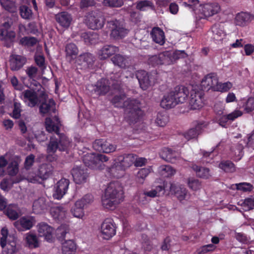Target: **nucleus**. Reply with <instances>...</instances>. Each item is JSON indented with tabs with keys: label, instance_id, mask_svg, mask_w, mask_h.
I'll use <instances>...</instances> for the list:
<instances>
[{
	"label": "nucleus",
	"instance_id": "14",
	"mask_svg": "<svg viewBox=\"0 0 254 254\" xmlns=\"http://www.w3.org/2000/svg\"><path fill=\"white\" fill-rule=\"evenodd\" d=\"M69 181L65 178H62L56 185L55 192L53 197L55 199H60L66 193L69 185Z\"/></svg>",
	"mask_w": 254,
	"mask_h": 254
},
{
	"label": "nucleus",
	"instance_id": "13",
	"mask_svg": "<svg viewBox=\"0 0 254 254\" xmlns=\"http://www.w3.org/2000/svg\"><path fill=\"white\" fill-rule=\"evenodd\" d=\"M110 82L108 79L102 78L92 86V92L99 96L105 95L110 89Z\"/></svg>",
	"mask_w": 254,
	"mask_h": 254
},
{
	"label": "nucleus",
	"instance_id": "32",
	"mask_svg": "<svg viewBox=\"0 0 254 254\" xmlns=\"http://www.w3.org/2000/svg\"><path fill=\"white\" fill-rule=\"evenodd\" d=\"M15 226L22 231L30 230L33 226L31 218L22 217L14 223Z\"/></svg>",
	"mask_w": 254,
	"mask_h": 254
},
{
	"label": "nucleus",
	"instance_id": "42",
	"mask_svg": "<svg viewBox=\"0 0 254 254\" xmlns=\"http://www.w3.org/2000/svg\"><path fill=\"white\" fill-rule=\"evenodd\" d=\"M82 37L86 45L95 44L98 42L99 35L95 32H87L82 34Z\"/></svg>",
	"mask_w": 254,
	"mask_h": 254
},
{
	"label": "nucleus",
	"instance_id": "46",
	"mask_svg": "<svg viewBox=\"0 0 254 254\" xmlns=\"http://www.w3.org/2000/svg\"><path fill=\"white\" fill-rule=\"evenodd\" d=\"M219 167L226 173H233L236 171L235 164L230 160H222Z\"/></svg>",
	"mask_w": 254,
	"mask_h": 254
},
{
	"label": "nucleus",
	"instance_id": "25",
	"mask_svg": "<svg viewBox=\"0 0 254 254\" xmlns=\"http://www.w3.org/2000/svg\"><path fill=\"white\" fill-rule=\"evenodd\" d=\"M135 156L136 155L133 154H127L119 156L115 159L116 161H117L120 164V165L126 170L133 164Z\"/></svg>",
	"mask_w": 254,
	"mask_h": 254
},
{
	"label": "nucleus",
	"instance_id": "17",
	"mask_svg": "<svg viewBox=\"0 0 254 254\" xmlns=\"http://www.w3.org/2000/svg\"><path fill=\"white\" fill-rule=\"evenodd\" d=\"M201 12L206 17L211 16L218 13L220 10V6L217 2H209L201 6Z\"/></svg>",
	"mask_w": 254,
	"mask_h": 254
},
{
	"label": "nucleus",
	"instance_id": "39",
	"mask_svg": "<svg viewBox=\"0 0 254 254\" xmlns=\"http://www.w3.org/2000/svg\"><path fill=\"white\" fill-rule=\"evenodd\" d=\"M4 214L11 220H15L19 216L18 206L16 204H10L7 205L4 211Z\"/></svg>",
	"mask_w": 254,
	"mask_h": 254
},
{
	"label": "nucleus",
	"instance_id": "55",
	"mask_svg": "<svg viewBox=\"0 0 254 254\" xmlns=\"http://www.w3.org/2000/svg\"><path fill=\"white\" fill-rule=\"evenodd\" d=\"M241 205L245 211H248L254 209V197H248L244 199Z\"/></svg>",
	"mask_w": 254,
	"mask_h": 254
},
{
	"label": "nucleus",
	"instance_id": "62",
	"mask_svg": "<svg viewBox=\"0 0 254 254\" xmlns=\"http://www.w3.org/2000/svg\"><path fill=\"white\" fill-rule=\"evenodd\" d=\"M93 201V196L90 194L85 195L81 199L76 201V205L83 204L84 207L87 204H90Z\"/></svg>",
	"mask_w": 254,
	"mask_h": 254
},
{
	"label": "nucleus",
	"instance_id": "35",
	"mask_svg": "<svg viewBox=\"0 0 254 254\" xmlns=\"http://www.w3.org/2000/svg\"><path fill=\"white\" fill-rule=\"evenodd\" d=\"M48 204L45 197H40L33 203V212L35 214H41L47 209Z\"/></svg>",
	"mask_w": 254,
	"mask_h": 254
},
{
	"label": "nucleus",
	"instance_id": "38",
	"mask_svg": "<svg viewBox=\"0 0 254 254\" xmlns=\"http://www.w3.org/2000/svg\"><path fill=\"white\" fill-rule=\"evenodd\" d=\"M111 60L115 65L126 68L129 65L128 58L121 54L115 55Z\"/></svg>",
	"mask_w": 254,
	"mask_h": 254
},
{
	"label": "nucleus",
	"instance_id": "6",
	"mask_svg": "<svg viewBox=\"0 0 254 254\" xmlns=\"http://www.w3.org/2000/svg\"><path fill=\"white\" fill-rule=\"evenodd\" d=\"M10 27L9 22H4L0 28V40L4 42V46L7 48L10 47L12 45L16 36L14 31H8Z\"/></svg>",
	"mask_w": 254,
	"mask_h": 254
},
{
	"label": "nucleus",
	"instance_id": "28",
	"mask_svg": "<svg viewBox=\"0 0 254 254\" xmlns=\"http://www.w3.org/2000/svg\"><path fill=\"white\" fill-rule=\"evenodd\" d=\"M254 18V16L248 12H241L236 15L235 23L238 26H244L250 23Z\"/></svg>",
	"mask_w": 254,
	"mask_h": 254
},
{
	"label": "nucleus",
	"instance_id": "34",
	"mask_svg": "<svg viewBox=\"0 0 254 254\" xmlns=\"http://www.w3.org/2000/svg\"><path fill=\"white\" fill-rule=\"evenodd\" d=\"M244 145L241 142L233 146L231 153V159L235 162L240 161L244 156Z\"/></svg>",
	"mask_w": 254,
	"mask_h": 254
},
{
	"label": "nucleus",
	"instance_id": "1",
	"mask_svg": "<svg viewBox=\"0 0 254 254\" xmlns=\"http://www.w3.org/2000/svg\"><path fill=\"white\" fill-rule=\"evenodd\" d=\"M45 127L47 131L55 132L56 136H52L47 148V152L49 154H54L59 149L60 151L67 152L70 146L69 138L63 133H60L61 124L59 118L55 116L53 119L46 118Z\"/></svg>",
	"mask_w": 254,
	"mask_h": 254
},
{
	"label": "nucleus",
	"instance_id": "52",
	"mask_svg": "<svg viewBox=\"0 0 254 254\" xmlns=\"http://www.w3.org/2000/svg\"><path fill=\"white\" fill-rule=\"evenodd\" d=\"M175 151L171 148L165 147L160 152L161 157L167 161L171 162L172 159L175 157Z\"/></svg>",
	"mask_w": 254,
	"mask_h": 254
},
{
	"label": "nucleus",
	"instance_id": "50",
	"mask_svg": "<svg viewBox=\"0 0 254 254\" xmlns=\"http://www.w3.org/2000/svg\"><path fill=\"white\" fill-rule=\"evenodd\" d=\"M0 3L6 11L10 12H14L16 11L15 2L13 0H0Z\"/></svg>",
	"mask_w": 254,
	"mask_h": 254
},
{
	"label": "nucleus",
	"instance_id": "26",
	"mask_svg": "<svg viewBox=\"0 0 254 254\" xmlns=\"http://www.w3.org/2000/svg\"><path fill=\"white\" fill-rule=\"evenodd\" d=\"M52 217L56 220L61 221L66 217L67 209L63 205H58L52 207L50 209Z\"/></svg>",
	"mask_w": 254,
	"mask_h": 254
},
{
	"label": "nucleus",
	"instance_id": "30",
	"mask_svg": "<svg viewBox=\"0 0 254 254\" xmlns=\"http://www.w3.org/2000/svg\"><path fill=\"white\" fill-rule=\"evenodd\" d=\"M53 171V168L51 164L43 163L39 166L37 175L42 180H46L52 175Z\"/></svg>",
	"mask_w": 254,
	"mask_h": 254
},
{
	"label": "nucleus",
	"instance_id": "18",
	"mask_svg": "<svg viewBox=\"0 0 254 254\" xmlns=\"http://www.w3.org/2000/svg\"><path fill=\"white\" fill-rule=\"evenodd\" d=\"M26 62V58L23 56L18 55H12L9 60L10 69L12 71H17L23 66Z\"/></svg>",
	"mask_w": 254,
	"mask_h": 254
},
{
	"label": "nucleus",
	"instance_id": "2",
	"mask_svg": "<svg viewBox=\"0 0 254 254\" xmlns=\"http://www.w3.org/2000/svg\"><path fill=\"white\" fill-rule=\"evenodd\" d=\"M126 98L124 94L116 95L112 98L111 103L115 107L124 108L130 123H136L140 121L144 114L140 108V103L137 99L125 100Z\"/></svg>",
	"mask_w": 254,
	"mask_h": 254
},
{
	"label": "nucleus",
	"instance_id": "53",
	"mask_svg": "<svg viewBox=\"0 0 254 254\" xmlns=\"http://www.w3.org/2000/svg\"><path fill=\"white\" fill-rule=\"evenodd\" d=\"M19 13L22 18L27 20L30 19L33 15L31 9L26 5H22L19 7Z\"/></svg>",
	"mask_w": 254,
	"mask_h": 254
},
{
	"label": "nucleus",
	"instance_id": "43",
	"mask_svg": "<svg viewBox=\"0 0 254 254\" xmlns=\"http://www.w3.org/2000/svg\"><path fill=\"white\" fill-rule=\"evenodd\" d=\"M136 7L140 11H146L148 10H154L155 5L151 0H141L136 2Z\"/></svg>",
	"mask_w": 254,
	"mask_h": 254
},
{
	"label": "nucleus",
	"instance_id": "27",
	"mask_svg": "<svg viewBox=\"0 0 254 254\" xmlns=\"http://www.w3.org/2000/svg\"><path fill=\"white\" fill-rule=\"evenodd\" d=\"M114 164L107 169V172L110 177L120 178L124 176L125 170L120 164L114 160Z\"/></svg>",
	"mask_w": 254,
	"mask_h": 254
},
{
	"label": "nucleus",
	"instance_id": "49",
	"mask_svg": "<svg viewBox=\"0 0 254 254\" xmlns=\"http://www.w3.org/2000/svg\"><path fill=\"white\" fill-rule=\"evenodd\" d=\"M19 172V162L18 160H12L9 163L7 167L8 175L13 177L16 176Z\"/></svg>",
	"mask_w": 254,
	"mask_h": 254
},
{
	"label": "nucleus",
	"instance_id": "48",
	"mask_svg": "<svg viewBox=\"0 0 254 254\" xmlns=\"http://www.w3.org/2000/svg\"><path fill=\"white\" fill-rule=\"evenodd\" d=\"M26 242L29 248L34 249L39 246V243L37 237L32 234H27L26 237Z\"/></svg>",
	"mask_w": 254,
	"mask_h": 254
},
{
	"label": "nucleus",
	"instance_id": "45",
	"mask_svg": "<svg viewBox=\"0 0 254 254\" xmlns=\"http://www.w3.org/2000/svg\"><path fill=\"white\" fill-rule=\"evenodd\" d=\"M202 125L197 124L194 127L191 128L186 132L184 133V136L188 140L194 138L200 133Z\"/></svg>",
	"mask_w": 254,
	"mask_h": 254
},
{
	"label": "nucleus",
	"instance_id": "16",
	"mask_svg": "<svg viewBox=\"0 0 254 254\" xmlns=\"http://www.w3.org/2000/svg\"><path fill=\"white\" fill-rule=\"evenodd\" d=\"M218 82V78L215 73H210L206 75L201 81V86L205 89H212L215 91V88Z\"/></svg>",
	"mask_w": 254,
	"mask_h": 254
},
{
	"label": "nucleus",
	"instance_id": "29",
	"mask_svg": "<svg viewBox=\"0 0 254 254\" xmlns=\"http://www.w3.org/2000/svg\"><path fill=\"white\" fill-rule=\"evenodd\" d=\"M39 102L40 103L39 112L43 116L49 114L55 107V102L53 99L47 100L44 98L42 102L40 100Z\"/></svg>",
	"mask_w": 254,
	"mask_h": 254
},
{
	"label": "nucleus",
	"instance_id": "8",
	"mask_svg": "<svg viewBox=\"0 0 254 254\" xmlns=\"http://www.w3.org/2000/svg\"><path fill=\"white\" fill-rule=\"evenodd\" d=\"M85 20L87 25L93 30L101 29L105 22L104 18L95 12L88 14Z\"/></svg>",
	"mask_w": 254,
	"mask_h": 254
},
{
	"label": "nucleus",
	"instance_id": "44",
	"mask_svg": "<svg viewBox=\"0 0 254 254\" xmlns=\"http://www.w3.org/2000/svg\"><path fill=\"white\" fill-rule=\"evenodd\" d=\"M169 121V117L166 111L158 112L155 119V124L159 127H165Z\"/></svg>",
	"mask_w": 254,
	"mask_h": 254
},
{
	"label": "nucleus",
	"instance_id": "41",
	"mask_svg": "<svg viewBox=\"0 0 254 254\" xmlns=\"http://www.w3.org/2000/svg\"><path fill=\"white\" fill-rule=\"evenodd\" d=\"M65 52L66 57L69 59L70 61H71L77 55L78 53V49L75 44L70 43L66 45L65 47Z\"/></svg>",
	"mask_w": 254,
	"mask_h": 254
},
{
	"label": "nucleus",
	"instance_id": "33",
	"mask_svg": "<svg viewBox=\"0 0 254 254\" xmlns=\"http://www.w3.org/2000/svg\"><path fill=\"white\" fill-rule=\"evenodd\" d=\"M97 160V154L95 153H87L83 157V162L85 165L92 169H98Z\"/></svg>",
	"mask_w": 254,
	"mask_h": 254
},
{
	"label": "nucleus",
	"instance_id": "19",
	"mask_svg": "<svg viewBox=\"0 0 254 254\" xmlns=\"http://www.w3.org/2000/svg\"><path fill=\"white\" fill-rule=\"evenodd\" d=\"M169 187V192L172 194L174 193L180 201L185 199L187 195L188 190L185 187L182 186H178L171 182Z\"/></svg>",
	"mask_w": 254,
	"mask_h": 254
},
{
	"label": "nucleus",
	"instance_id": "4",
	"mask_svg": "<svg viewBox=\"0 0 254 254\" xmlns=\"http://www.w3.org/2000/svg\"><path fill=\"white\" fill-rule=\"evenodd\" d=\"M108 26L111 29V38L114 40H120L125 38L129 30L119 20H111L108 22Z\"/></svg>",
	"mask_w": 254,
	"mask_h": 254
},
{
	"label": "nucleus",
	"instance_id": "51",
	"mask_svg": "<svg viewBox=\"0 0 254 254\" xmlns=\"http://www.w3.org/2000/svg\"><path fill=\"white\" fill-rule=\"evenodd\" d=\"M160 62L162 64L170 65L173 64L171 56V52L166 51L159 53Z\"/></svg>",
	"mask_w": 254,
	"mask_h": 254
},
{
	"label": "nucleus",
	"instance_id": "9",
	"mask_svg": "<svg viewBox=\"0 0 254 254\" xmlns=\"http://www.w3.org/2000/svg\"><path fill=\"white\" fill-rule=\"evenodd\" d=\"M93 148L94 150L104 153H110L114 152L117 145L108 142L104 139H96L93 143Z\"/></svg>",
	"mask_w": 254,
	"mask_h": 254
},
{
	"label": "nucleus",
	"instance_id": "24",
	"mask_svg": "<svg viewBox=\"0 0 254 254\" xmlns=\"http://www.w3.org/2000/svg\"><path fill=\"white\" fill-rule=\"evenodd\" d=\"M178 104L176 99L172 91L164 95L160 102V106L164 109H169L174 108Z\"/></svg>",
	"mask_w": 254,
	"mask_h": 254
},
{
	"label": "nucleus",
	"instance_id": "5",
	"mask_svg": "<svg viewBox=\"0 0 254 254\" xmlns=\"http://www.w3.org/2000/svg\"><path fill=\"white\" fill-rule=\"evenodd\" d=\"M136 77L140 88L143 90H146L150 86L154 85L157 80L155 75L149 74L144 70H138L136 73Z\"/></svg>",
	"mask_w": 254,
	"mask_h": 254
},
{
	"label": "nucleus",
	"instance_id": "54",
	"mask_svg": "<svg viewBox=\"0 0 254 254\" xmlns=\"http://www.w3.org/2000/svg\"><path fill=\"white\" fill-rule=\"evenodd\" d=\"M3 248L2 254H13L15 253L18 249L16 247V242L15 240L9 242Z\"/></svg>",
	"mask_w": 254,
	"mask_h": 254
},
{
	"label": "nucleus",
	"instance_id": "60",
	"mask_svg": "<svg viewBox=\"0 0 254 254\" xmlns=\"http://www.w3.org/2000/svg\"><path fill=\"white\" fill-rule=\"evenodd\" d=\"M232 87V84L230 82H226L223 83L218 82L217 86L215 88V91L225 92L228 91Z\"/></svg>",
	"mask_w": 254,
	"mask_h": 254
},
{
	"label": "nucleus",
	"instance_id": "11",
	"mask_svg": "<svg viewBox=\"0 0 254 254\" xmlns=\"http://www.w3.org/2000/svg\"><path fill=\"white\" fill-rule=\"evenodd\" d=\"M38 232L39 237H44V239L49 243L54 242V229L45 222L40 223L38 225Z\"/></svg>",
	"mask_w": 254,
	"mask_h": 254
},
{
	"label": "nucleus",
	"instance_id": "56",
	"mask_svg": "<svg viewBox=\"0 0 254 254\" xmlns=\"http://www.w3.org/2000/svg\"><path fill=\"white\" fill-rule=\"evenodd\" d=\"M171 182H164L163 186H158L155 187L154 190L156 192V196H159L164 194L165 191L169 192V187Z\"/></svg>",
	"mask_w": 254,
	"mask_h": 254
},
{
	"label": "nucleus",
	"instance_id": "47",
	"mask_svg": "<svg viewBox=\"0 0 254 254\" xmlns=\"http://www.w3.org/2000/svg\"><path fill=\"white\" fill-rule=\"evenodd\" d=\"M242 108L247 113H250L254 111V98L250 97L247 100L242 101Z\"/></svg>",
	"mask_w": 254,
	"mask_h": 254
},
{
	"label": "nucleus",
	"instance_id": "61",
	"mask_svg": "<svg viewBox=\"0 0 254 254\" xmlns=\"http://www.w3.org/2000/svg\"><path fill=\"white\" fill-rule=\"evenodd\" d=\"M150 169L148 168H142L140 169L137 173L136 177L138 181L140 183H143L145 178L150 173Z\"/></svg>",
	"mask_w": 254,
	"mask_h": 254
},
{
	"label": "nucleus",
	"instance_id": "36",
	"mask_svg": "<svg viewBox=\"0 0 254 254\" xmlns=\"http://www.w3.org/2000/svg\"><path fill=\"white\" fill-rule=\"evenodd\" d=\"M76 249V244L72 240H65L62 243V254H75Z\"/></svg>",
	"mask_w": 254,
	"mask_h": 254
},
{
	"label": "nucleus",
	"instance_id": "3",
	"mask_svg": "<svg viewBox=\"0 0 254 254\" xmlns=\"http://www.w3.org/2000/svg\"><path fill=\"white\" fill-rule=\"evenodd\" d=\"M123 187L118 182L110 183L102 197V204L106 209L115 208L124 200Z\"/></svg>",
	"mask_w": 254,
	"mask_h": 254
},
{
	"label": "nucleus",
	"instance_id": "58",
	"mask_svg": "<svg viewBox=\"0 0 254 254\" xmlns=\"http://www.w3.org/2000/svg\"><path fill=\"white\" fill-rule=\"evenodd\" d=\"M124 0H103V4L110 7H120L124 5Z\"/></svg>",
	"mask_w": 254,
	"mask_h": 254
},
{
	"label": "nucleus",
	"instance_id": "31",
	"mask_svg": "<svg viewBox=\"0 0 254 254\" xmlns=\"http://www.w3.org/2000/svg\"><path fill=\"white\" fill-rule=\"evenodd\" d=\"M22 94L24 99L29 101L28 106L31 107H35L39 102L37 94L34 90L27 89Z\"/></svg>",
	"mask_w": 254,
	"mask_h": 254
},
{
	"label": "nucleus",
	"instance_id": "64",
	"mask_svg": "<svg viewBox=\"0 0 254 254\" xmlns=\"http://www.w3.org/2000/svg\"><path fill=\"white\" fill-rule=\"evenodd\" d=\"M244 142L246 143L245 147L250 151L254 150V132L250 134L247 141L244 140Z\"/></svg>",
	"mask_w": 254,
	"mask_h": 254
},
{
	"label": "nucleus",
	"instance_id": "23",
	"mask_svg": "<svg viewBox=\"0 0 254 254\" xmlns=\"http://www.w3.org/2000/svg\"><path fill=\"white\" fill-rule=\"evenodd\" d=\"M77 62L78 64L84 67H91L95 62V57L91 53H85L80 54L77 58Z\"/></svg>",
	"mask_w": 254,
	"mask_h": 254
},
{
	"label": "nucleus",
	"instance_id": "22",
	"mask_svg": "<svg viewBox=\"0 0 254 254\" xmlns=\"http://www.w3.org/2000/svg\"><path fill=\"white\" fill-rule=\"evenodd\" d=\"M119 48L112 45H106L98 51V55L101 60H105L119 51Z\"/></svg>",
	"mask_w": 254,
	"mask_h": 254
},
{
	"label": "nucleus",
	"instance_id": "10",
	"mask_svg": "<svg viewBox=\"0 0 254 254\" xmlns=\"http://www.w3.org/2000/svg\"><path fill=\"white\" fill-rule=\"evenodd\" d=\"M71 175L77 184L85 183L88 177V169L81 166H76L71 170Z\"/></svg>",
	"mask_w": 254,
	"mask_h": 254
},
{
	"label": "nucleus",
	"instance_id": "20",
	"mask_svg": "<svg viewBox=\"0 0 254 254\" xmlns=\"http://www.w3.org/2000/svg\"><path fill=\"white\" fill-rule=\"evenodd\" d=\"M55 19L57 22L64 28H67L69 27L72 20L71 14L66 11L58 13L55 16Z\"/></svg>",
	"mask_w": 254,
	"mask_h": 254
},
{
	"label": "nucleus",
	"instance_id": "21",
	"mask_svg": "<svg viewBox=\"0 0 254 254\" xmlns=\"http://www.w3.org/2000/svg\"><path fill=\"white\" fill-rule=\"evenodd\" d=\"M150 36L153 42L160 46L165 43L166 38L163 30L159 27H154L150 32Z\"/></svg>",
	"mask_w": 254,
	"mask_h": 254
},
{
	"label": "nucleus",
	"instance_id": "37",
	"mask_svg": "<svg viewBox=\"0 0 254 254\" xmlns=\"http://www.w3.org/2000/svg\"><path fill=\"white\" fill-rule=\"evenodd\" d=\"M212 38L214 40L221 41L225 36L223 27L220 23H216L211 27Z\"/></svg>",
	"mask_w": 254,
	"mask_h": 254
},
{
	"label": "nucleus",
	"instance_id": "7",
	"mask_svg": "<svg viewBox=\"0 0 254 254\" xmlns=\"http://www.w3.org/2000/svg\"><path fill=\"white\" fill-rule=\"evenodd\" d=\"M116 225L113 219H106L101 226V233L102 238L109 240L116 234Z\"/></svg>",
	"mask_w": 254,
	"mask_h": 254
},
{
	"label": "nucleus",
	"instance_id": "12",
	"mask_svg": "<svg viewBox=\"0 0 254 254\" xmlns=\"http://www.w3.org/2000/svg\"><path fill=\"white\" fill-rule=\"evenodd\" d=\"M204 94L201 91H192L190 93L189 106L190 110H199L204 104Z\"/></svg>",
	"mask_w": 254,
	"mask_h": 254
},
{
	"label": "nucleus",
	"instance_id": "59",
	"mask_svg": "<svg viewBox=\"0 0 254 254\" xmlns=\"http://www.w3.org/2000/svg\"><path fill=\"white\" fill-rule=\"evenodd\" d=\"M20 44L27 46H33L37 43V39L33 37H24L20 40Z\"/></svg>",
	"mask_w": 254,
	"mask_h": 254
},
{
	"label": "nucleus",
	"instance_id": "63",
	"mask_svg": "<svg viewBox=\"0 0 254 254\" xmlns=\"http://www.w3.org/2000/svg\"><path fill=\"white\" fill-rule=\"evenodd\" d=\"M188 186L191 190H197L201 188V183L198 179L190 178L188 180Z\"/></svg>",
	"mask_w": 254,
	"mask_h": 254
},
{
	"label": "nucleus",
	"instance_id": "40",
	"mask_svg": "<svg viewBox=\"0 0 254 254\" xmlns=\"http://www.w3.org/2000/svg\"><path fill=\"white\" fill-rule=\"evenodd\" d=\"M191 168L195 172L196 176L199 178L207 179L211 176L210 170L207 168L200 167L196 164H193L191 166Z\"/></svg>",
	"mask_w": 254,
	"mask_h": 254
},
{
	"label": "nucleus",
	"instance_id": "57",
	"mask_svg": "<svg viewBox=\"0 0 254 254\" xmlns=\"http://www.w3.org/2000/svg\"><path fill=\"white\" fill-rule=\"evenodd\" d=\"M84 207L83 204H80V206L76 205V201L74 207L71 209L72 215L75 217L82 218L84 216Z\"/></svg>",
	"mask_w": 254,
	"mask_h": 254
},
{
	"label": "nucleus",
	"instance_id": "15",
	"mask_svg": "<svg viewBox=\"0 0 254 254\" xmlns=\"http://www.w3.org/2000/svg\"><path fill=\"white\" fill-rule=\"evenodd\" d=\"M171 91L176 99L178 104L184 103L189 94V89L183 85L177 86Z\"/></svg>",
	"mask_w": 254,
	"mask_h": 254
}]
</instances>
